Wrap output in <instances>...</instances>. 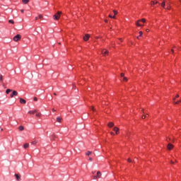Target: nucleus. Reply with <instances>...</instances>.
Returning <instances> with one entry per match:
<instances>
[{
    "instance_id": "f257e3e1",
    "label": "nucleus",
    "mask_w": 181,
    "mask_h": 181,
    "mask_svg": "<svg viewBox=\"0 0 181 181\" xmlns=\"http://www.w3.org/2000/svg\"><path fill=\"white\" fill-rule=\"evenodd\" d=\"M60 15H62V11H58L56 14L54 15V20L59 21V19H60Z\"/></svg>"
},
{
    "instance_id": "f03ea898",
    "label": "nucleus",
    "mask_w": 181,
    "mask_h": 181,
    "mask_svg": "<svg viewBox=\"0 0 181 181\" xmlns=\"http://www.w3.org/2000/svg\"><path fill=\"white\" fill-rule=\"evenodd\" d=\"M139 22H142L143 23H145V22H146V20H145L144 18H142L141 20H139L136 23V26H144V25L139 23Z\"/></svg>"
},
{
    "instance_id": "7ed1b4c3",
    "label": "nucleus",
    "mask_w": 181,
    "mask_h": 181,
    "mask_svg": "<svg viewBox=\"0 0 181 181\" xmlns=\"http://www.w3.org/2000/svg\"><path fill=\"white\" fill-rule=\"evenodd\" d=\"M94 180L100 179L101 177V172L98 171L96 175H93Z\"/></svg>"
},
{
    "instance_id": "20e7f679",
    "label": "nucleus",
    "mask_w": 181,
    "mask_h": 181,
    "mask_svg": "<svg viewBox=\"0 0 181 181\" xmlns=\"http://www.w3.org/2000/svg\"><path fill=\"white\" fill-rule=\"evenodd\" d=\"M22 36H21V35L18 34L16 36H14L13 37V40L14 42H18V40H21Z\"/></svg>"
},
{
    "instance_id": "39448f33",
    "label": "nucleus",
    "mask_w": 181,
    "mask_h": 181,
    "mask_svg": "<svg viewBox=\"0 0 181 181\" xmlns=\"http://www.w3.org/2000/svg\"><path fill=\"white\" fill-rule=\"evenodd\" d=\"M15 95H18V91H16V90H13L12 92V93H11L10 97H11V98H13V97H15Z\"/></svg>"
},
{
    "instance_id": "423d86ee",
    "label": "nucleus",
    "mask_w": 181,
    "mask_h": 181,
    "mask_svg": "<svg viewBox=\"0 0 181 181\" xmlns=\"http://www.w3.org/2000/svg\"><path fill=\"white\" fill-rule=\"evenodd\" d=\"M101 53L104 56H108V50H107V49H103L101 51Z\"/></svg>"
},
{
    "instance_id": "0eeeda50",
    "label": "nucleus",
    "mask_w": 181,
    "mask_h": 181,
    "mask_svg": "<svg viewBox=\"0 0 181 181\" xmlns=\"http://www.w3.org/2000/svg\"><path fill=\"white\" fill-rule=\"evenodd\" d=\"M88 39H90V35L86 34V35L83 37V40H85V42H87V40H88Z\"/></svg>"
},
{
    "instance_id": "6e6552de",
    "label": "nucleus",
    "mask_w": 181,
    "mask_h": 181,
    "mask_svg": "<svg viewBox=\"0 0 181 181\" xmlns=\"http://www.w3.org/2000/svg\"><path fill=\"white\" fill-rule=\"evenodd\" d=\"M113 131L116 132L117 135L119 134V129H118L117 127H114Z\"/></svg>"
},
{
    "instance_id": "1a4fd4ad",
    "label": "nucleus",
    "mask_w": 181,
    "mask_h": 181,
    "mask_svg": "<svg viewBox=\"0 0 181 181\" xmlns=\"http://www.w3.org/2000/svg\"><path fill=\"white\" fill-rule=\"evenodd\" d=\"M15 177H16V180L21 181V175L15 174Z\"/></svg>"
},
{
    "instance_id": "9d476101",
    "label": "nucleus",
    "mask_w": 181,
    "mask_h": 181,
    "mask_svg": "<svg viewBox=\"0 0 181 181\" xmlns=\"http://www.w3.org/2000/svg\"><path fill=\"white\" fill-rule=\"evenodd\" d=\"M21 104H26V100L23 98H20Z\"/></svg>"
},
{
    "instance_id": "9b49d317",
    "label": "nucleus",
    "mask_w": 181,
    "mask_h": 181,
    "mask_svg": "<svg viewBox=\"0 0 181 181\" xmlns=\"http://www.w3.org/2000/svg\"><path fill=\"white\" fill-rule=\"evenodd\" d=\"M36 112H37V110H30L28 112V114L33 115V114H36Z\"/></svg>"
},
{
    "instance_id": "f8f14e48",
    "label": "nucleus",
    "mask_w": 181,
    "mask_h": 181,
    "mask_svg": "<svg viewBox=\"0 0 181 181\" xmlns=\"http://www.w3.org/2000/svg\"><path fill=\"white\" fill-rule=\"evenodd\" d=\"M35 117H37V118H40V117H42V114L40 112H36L35 113Z\"/></svg>"
},
{
    "instance_id": "ddd939ff",
    "label": "nucleus",
    "mask_w": 181,
    "mask_h": 181,
    "mask_svg": "<svg viewBox=\"0 0 181 181\" xmlns=\"http://www.w3.org/2000/svg\"><path fill=\"white\" fill-rule=\"evenodd\" d=\"M173 145L169 144L168 145V149H169V151H170V150L173 149Z\"/></svg>"
},
{
    "instance_id": "4468645a",
    "label": "nucleus",
    "mask_w": 181,
    "mask_h": 181,
    "mask_svg": "<svg viewBox=\"0 0 181 181\" xmlns=\"http://www.w3.org/2000/svg\"><path fill=\"white\" fill-rule=\"evenodd\" d=\"M27 148H29V144L25 143V144L23 145V148H24V149H26Z\"/></svg>"
},
{
    "instance_id": "2eb2a0df",
    "label": "nucleus",
    "mask_w": 181,
    "mask_h": 181,
    "mask_svg": "<svg viewBox=\"0 0 181 181\" xmlns=\"http://www.w3.org/2000/svg\"><path fill=\"white\" fill-rule=\"evenodd\" d=\"M108 127H109V128H112V127H114V123L110 122V123L108 124Z\"/></svg>"
},
{
    "instance_id": "dca6fc26",
    "label": "nucleus",
    "mask_w": 181,
    "mask_h": 181,
    "mask_svg": "<svg viewBox=\"0 0 181 181\" xmlns=\"http://www.w3.org/2000/svg\"><path fill=\"white\" fill-rule=\"evenodd\" d=\"M158 4V1H151V6H155V4Z\"/></svg>"
},
{
    "instance_id": "f3484780",
    "label": "nucleus",
    "mask_w": 181,
    "mask_h": 181,
    "mask_svg": "<svg viewBox=\"0 0 181 181\" xmlns=\"http://www.w3.org/2000/svg\"><path fill=\"white\" fill-rule=\"evenodd\" d=\"M57 122H62V117H57Z\"/></svg>"
},
{
    "instance_id": "a211bd4d",
    "label": "nucleus",
    "mask_w": 181,
    "mask_h": 181,
    "mask_svg": "<svg viewBox=\"0 0 181 181\" xmlns=\"http://www.w3.org/2000/svg\"><path fill=\"white\" fill-rule=\"evenodd\" d=\"M18 129H19V131H23V129H25V128L23 127V126H20L18 127Z\"/></svg>"
},
{
    "instance_id": "6ab92c4d",
    "label": "nucleus",
    "mask_w": 181,
    "mask_h": 181,
    "mask_svg": "<svg viewBox=\"0 0 181 181\" xmlns=\"http://www.w3.org/2000/svg\"><path fill=\"white\" fill-rule=\"evenodd\" d=\"M142 35H144V33H142V31L139 32V36L137 37V39H139V37H142Z\"/></svg>"
},
{
    "instance_id": "aec40b11",
    "label": "nucleus",
    "mask_w": 181,
    "mask_h": 181,
    "mask_svg": "<svg viewBox=\"0 0 181 181\" xmlns=\"http://www.w3.org/2000/svg\"><path fill=\"white\" fill-rule=\"evenodd\" d=\"M22 1H23V3L25 4L29 3V0H22Z\"/></svg>"
},
{
    "instance_id": "412c9836",
    "label": "nucleus",
    "mask_w": 181,
    "mask_h": 181,
    "mask_svg": "<svg viewBox=\"0 0 181 181\" xmlns=\"http://www.w3.org/2000/svg\"><path fill=\"white\" fill-rule=\"evenodd\" d=\"M11 91H12V90H11V89H7V90H6V94H9V93H11Z\"/></svg>"
},
{
    "instance_id": "4be33fe9",
    "label": "nucleus",
    "mask_w": 181,
    "mask_h": 181,
    "mask_svg": "<svg viewBox=\"0 0 181 181\" xmlns=\"http://www.w3.org/2000/svg\"><path fill=\"white\" fill-rule=\"evenodd\" d=\"M8 23H12L13 25V23H15V21H13V20H9Z\"/></svg>"
},
{
    "instance_id": "5701e85b",
    "label": "nucleus",
    "mask_w": 181,
    "mask_h": 181,
    "mask_svg": "<svg viewBox=\"0 0 181 181\" xmlns=\"http://www.w3.org/2000/svg\"><path fill=\"white\" fill-rule=\"evenodd\" d=\"M0 81H4V77L2 75H0Z\"/></svg>"
},
{
    "instance_id": "b1692460",
    "label": "nucleus",
    "mask_w": 181,
    "mask_h": 181,
    "mask_svg": "<svg viewBox=\"0 0 181 181\" xmlns=\"http://www.w3.org/2000/svg\"><path fill=\"white\" fill-rule=\"evenodd\" d=\"M146 117H148V115H144L142 116V119H145L146 118Z\"/></svg>"
},
{
    "instance_id": "393cba45",
    "label": "nucleus",
    "mask_w": 181,
    "mask_h": 181,
    "mask_svg": "<svg viewBox=\"0 0 181 181\" xmlns=\"http://www.w3.org/2000/svg\"><path fill=\"white\" fill-rule=\"evenodd\" d=\"M109 18H112V19H115V16H111V15H109Z\"/></svg>"
},
{
    "instance_id": "a878e982",
    "label": "nucleus",
    "mask_w": 181,
    "mask_h": 181,
    "mask_svg": "<svg viewBox=\"0 0 181 181\" xmlns=\"http://www.w3.org/2000/svg\"><path fill=\"white\" fill-rule=\"evenodd\" d=\"M42 18H43V16H42V15L38 16V19H42Z\"/></svg>"
},
{
    "instance_id": "bb28decb",
    "label": "nucleus",
    "mask_w": 181,
    "mask_h": 181,
    "mask_svg": "<svg viewBox=\"0 0 181 181\" xmlns=\"http://www.w3.org/2000/svg\"><path fill=\"white\" fill-rule=\"evenodd\" d=\"M123 81H128V78H127V77H123Z\"/></svg>"
},
{
    "instance_id": "cd10ccee",
    "label": "nucleus",
    "mask_w": 181,
    "mask_h": 181,
    "mask_svg": "<svg viewBox=\"0 0 181 181\" xmlns=\"http://www.w3.org/2000/svg\"><path fill=\"white\" fill-rule=\"evenodd\" d=\"M56 138V135L53 134L52 136H51V139H54Z\"/></svg>"
},
{
    "instance_id": "c85d7f7f",
    "label": "nucleus",
    "mask_w": 181,
    "mask_h": 181,
    "mask_svg": "<svg viewBox=\"0 0 181 181\" xmlns=\"http://www.w3.org/2000/svg\"><path fill=\"white\" fill-rule=\"evenodd\" d=\"M113 12H114V15H115H115H117V13H118V11H113Z\"/></svg>"
},
{
    "instance_id": "c756f323",
    "label": "nucleus",
    "mask_w": 181,
    "mask_h": 181,
    "mask_svg": "<svg viewBox=\"0 0 181 181\" xmlns=\"http://www.w3.org/2000/svg\"><path fill=\"white\" fill-rule=\"evenodd\" d=\"M36 144H37V141H34L32 142L33 145H36Z\"/></svg>"
},
{
    "instance_id": "7c9ffc66",
    "label": "nucleus",
    "mask_w": 181,
    "mask_h": 181,
    "mask_svg": "<svg viewBox=\"0 0 181 181\" xmlns=\"http://www.w3.org/2000/svg\"><path fill=\"white\" fill-rule=\"evenodd\" d=\"M91 153V151H88L87 153H86V155H87V156H90V154Z\"/></svg>"
},
{
    "instance_id": "2f4dec72",
    "label": "nucleus",
    "mask_w": 181,
    "mask_h": 181,
    "mask_svg": "<svg viewBox=\"0 0 181 181\" xmlns=\"http://www.w3.org/2000/svg\"><path fill=\"white\" fill-rule=\"evenodd\" d=\"M161 6H162L163 8H165V1H163V2L161 4Z\"/></svg>"
},
{
    "instance_id": "473e14b6",
    "label": "nucleus",
    "mask_w": 181,
    "mask_h": 181,
    "mask_svg": "<svg viewBox=\"0 0 181 181\" xmlns=\"http://www.w3.org/2000/svg\"><path fill=\"white\" fill-rule=\"evenodd\" d=\"M127 162H129V163H131V162H132V160H131V158H128Z\"/></svg>"
},
{
    "instance_id": "72a5a7b5",
    "label": "nucleus",
    "mask_w": 181,
    "mask_h": 181,
    "mask_svg": "<svg viewBox=\"0 0 181 181\" xmlns=\"http://www.w3.org/2000/svg\"><path fill=\"white\" fill-rule=\"evenodd\" d=\"M93 176H95V171H92Z\"/></svg>"
},
{
    "instance_id": "f704fd0d",
    "label": "nucleus",
    "mask_w": 181,
    "mask_h": 181,
    "mask_svg": "<svg viewBox=\"0 0 181 181\" xmlns=\"http://www.w3.org/2000/svg\"><path fill=\"white\" fill-rule=\"evenodd\" d=\"M21 13H23V12H25V10L21 9Z\"/></svg>"
},
{
    "instance_id": "c9c22d12",
    "label": "nucleus",
    "mask_w": 181,
    "mask_h": 181,
    "mask_svg": "<svg viewBox=\"0 0 181 181\" xmlns=\"http://www.w3.org/2000/svg\"><path fill=\"white\" fill-rule=\"evenodd\" d=\"M34 101H37V98L35 97L34 98Z\"/></svg>"
},
{
    "instance_id": "e433bc0d",
    "label": "nucleus",
    "mask_w": 181,
    "mask_h": 181,
    "mask_svg": "<svg viewBox=\"0 0 181 181\" xmlns=\"http://www.w3.org/2000/svg\"><path fill=\"white\" fill-rule=\"evenodd\" d=\"M124 73H122L121 74V77H124Z\"/></svg>"
},
{
    "instance_id": "4c0bfd02",
    "label": "nucleus",
    "mask_w": 181,
    "mask_h": 181,
    "mask_svg": "<svg viewBox=\"0 0 181 181\" xmlns=\"http://www.w3.org/2000/svg\"><path fill=\"white\" fill-rule=\"evenodd\" d=\"M167 9H170V6H168Z\"/></svg>"
},
{
    "instance_id": "58836bf2",
    "label": "nucleus",
    "mask_w": 181,
    "mask_h": 181,
    "mask_svg": "<svg viewBox=\"0 0 181 181\" xmlns=\"http://www.w3.org/2000/svg\"><path fill=\"white\" fill-rule=\"evenodd\" d=\"M89 160L91 162L93 160V158H89Z\"/></svg>"
},
{
    "instance_id": "ea45409f",
    "label": "nucleus",
    "mask_w": 181,
    "mask_h": 181,
    "mask_svg": "<svg viewBox=\"0 0 181 181\" xmlns=\"http://www.w3.org/2000/svg\"><path fill=\"white\" fill-rule=\"evenodd\" d=\"M39 19V17H35V21H37Z\"/></svg>"
},
{
    "instance_id": "a19ab883",
    "label": "nucleus",
    "mask_w": 181,
    "mask_h": 181,
    "mask_svg": "<svg viewBox=\"0 0 181 181\" xmlns=\"http://www.w3.org/2000/svg\"><path fill=\"white\" fill-rule=\"evenodd\" d=\"M52 112H56V110L52 109Z\"/></svg>"
},
{
    "instance_id": "79ce46f5",
    "label": "nucleus",
    "mask_w": 181,
    "mask_h": 181,
    "mask_svg": "<svg viewBox=\"0 0 181 181\" xmlns=\"http://www.w3.org/2000/svg\"><path fill=\"white\" fill-rule=\"evenodd\" d=\"M91 110H92L93 111H95V110H94V107H91Z\"/></svg>"
},
{
    "instance_id": "37998d69",
    "label": "nucleus",
    "mask_w": 181,
    "mask_h": 181,
    "mask_svg": "<svg viewBox=\"0 0 181 181\" xmlns=\"http://www.w3.org/2000/svg\"><path fill=\"white\" fill-rule=\"evenodd\" d=\"M110 134H111V135H115V134H114V132H111Z\"/></svg>"
},
{
    "instance_id": "c03bdc74",
    "label": "nucleus",
    "mask_w": 181,
    "mask_h": 181,
    "mask_svg": "<svg viewBox=\"0 0 181 181\" xmlns=\"http://www.w3.org/2000/svg\"><path fill=\"white\" fill-rule=\"evenodd\" d=\"M146 32H149V29H146Z\"/></svg>"
},
{
    "instance_id": "a18cd8bd",
    "label": "nucleus",
    "mask_w": 181,
    "mask_h": 181,
    "mask_svg": "<svg viewBox=\"0 0 181 181\" xmlns=\"http://www.w3.org/2000/svg\"><path fill=\"white\" fill-rule=\"evenodd\" d=\"M171 163L173 164L175 163V162L173 160H171Z\"/></svg>"
},
{
    "instance_id": "49530a36",
    "label": "nucleus",
    "mask_w": 181,
    "mask_h": 181,
    "mask_svg": "<svg viewBox=\"0 0 181 181\" xmlns=\"http://www.w3.org/2000/svg\"><path fill=\"white\" fill-rule=\"evenodd\" d=\"M105 22L107 23L108 22V21H107V20H105Z\"/></svg>"
},
{
    "instance_id": "de8ad7c7",
    "label": "nucleus",
    "mask_w": 181,
    "mask_h": 181,
    "mask_svg": "<svg viewBox=\"0 0 181 181\" xmlns=\"http://www.w3.org/2000/svg\"><path fill=\"white\" fill-rule=\"evenodd\" d=\"M178 97H179V95H176V98H178Z\"/></svg>"
},
{
    "instance_id": "09e8293b",
    "label": "nucleus",
    "mask_w": 181,
    "mask_h": 181,
    "mask_svg": "<svg viewBox=\"0 0 181 181\" xmlns=\"http://www.w3.org/2000/svg\"><path fill=\"white\" fill-rule=\"evenodd\" d=\"M54 95H57V94H56V93H54Z\"/></svg>"
},
{
    "instance_id": "8fccbe9b",
    "label": "nucleus",
    "mask_w": 181,
    "mask_h": 181,
    "mask_svg": "<svg viewBox=\"0 0 181 181\" xmlns=\"http://www.w3.org/2000/svg\"><path fill=\"white\" fill-rule=\"evenodd\" d=\"M120 42H122V39H119Z\"/></svg>"
},
{
    "instance_id": "3c124183",
    "label": "nucleus",
    "mask_w": 181,
    "mask_h": 181,
    "mask_svg": "<svg viewBox=\"0 0 181 181\" xmlns=\"http://www.w3.org/2000/svg\"><path fill=\"white\" fill-rule=\"evenodd\" d=\"M172 53H173V49L171 50Z\"/></svg>"
}]
</instances>
